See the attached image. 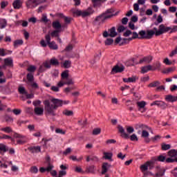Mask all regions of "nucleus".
<instances>
[{
  "mask_svg": "<svg viewBox=\"0 0 177 177\" xmlns=\"http://www.w3.org/2000/svg\"><path fill=\"white\" fill-rule=\"evenodd\" d=\"M171 145L169 144H162V150H169Z\"/></svg>",
  "mask_w": 177,
  "mask_h": 177,
  "instance_id": "nucleus-53",
  "label": "nucleus"
},
{
  "mask_svg": "<svg viewBox=\"0 0 177 177\" xmlns=\"http://www.w3.org/2000/svg\"><path fill=\"white\" fill-rule=\"evenodd\" d=\"M140 36L139 39H151L153 35H154V30H140L138 32Z\"/></svg>",
  "mask_w": 177,
  "mask_h": 177,
  "instance_id": "nucleus-4",
  "label": "nucleus"
},
{
  "mask_svg": "<svg viewBox=\"0 0 177 177\" xmlns=\"http://www.w3.org/2000/svg\"><path fill=\"white\" fill-rule=\"evenodd\" d=\"M58 16H59V17H64V22H65V26H66V24H70V23H71V20H73V18L71 17H64V15L62 13L58 14Z\"/></svg>",
  "mask_w": 177,
  "mask_h": 177,
  "instance_id": "nucleus-21",
  "label": "nucleus"
},
{
  "mask_svg": "<svg viewBox=\"0 0 177 177\" xmlns=\"http://www.w3.org/2000/svg\"><path fill=\"white\" fill-rule=\"evenodd\" d=\"M23 5V2L20 0H15L13 2V8L14 9H20Z\"/></svg>",
  "mask_w": 177,
  "mask_h": 177,
  "instance_id": "nucleus-22",
  "label": "nucleus"
},
{
  "mask_svg": "<svg viewBox=\"0 0 177 177\" xmlns=\"http://www.w3.org/2000/svg\"><path fill=\"white\" fill-rule=\"evenodd\" d=\"M3 139L6 140H12L13 141L15 139H13V138H12L10 136H8L6 134H3Z\"/></svg>",
  "mask_w": 177,
  "mask_h": 177,
  "instance_id": "nucleus-57",
  "label": "nucleus"
},
{
  "mask_svg": "<svg viewBox=\"0 0 177 177\" xmlns=\"http://www.w3.org/2000/svg\"><path fill=\"white\" fill-rule=\"evenodd\" d=\"M124 68H125L124 66H120L118 65H116L112 68V73H122Z\"/></svg>",
  "mask_w": 177,
  "mask_h": 177,
  "instance_id": "nucleus-12",
  "label": "nucleus"
},
{
  "mask_svg": "<svg viewBox=\"0 0 177 177\" xmlns=\"http://www.w3.org/2000/svg\"><path fill=\"white\" fill-rule=\"evenodd\" d=\"M152 68H153V66H151V65L142 66L141 67V73L142 74H146V73H148V71L153 70Z\"/></svg>",
  "mask_w": 177,
  "mask_h": 177,
  "instance_id": "nucleus-19",
  "label": "nucleus"
},
{
  "mask_svg": "<svg viewBox=\"0 0 177 177\" xmlns=\"http://www.w3.org/2000/svg\"><path fill=\"white\" fill-rule=\"evenodd\" d=\"M166 171L167 170L165 169H164V168L159 169L158 171L156 174V176H158V177H162V176H164V175H165V171Z\"/></svg>",
  "mask_w": 177,
  "mask_h": 177,
  "instance_id": "nucleus-29",
  "label": "nucleus"
},
{
  "mask_svg": "<svg viewBox=\"0 0 177 177\" xmlns=\"http://www.w3.org/2000/svg\"><path fill=\"white\" fill-rule=\"evenodd\" d=\"M118 129L119 132L122 133V136H123V138H128V134L125 133V129H124V127H122V126L118 125Z\"/></svg>",
  "mask_w": 177,
  "mask_h": 177,
  "instance_id": "nucleus-27",
  "label": "nucleus"
},
{
  "mask_svg": "<svg viewBox=\"0 0 177 177\" xmlns=\"http://www.w3.org/2000/svg\"><path fill=\"white\" fill-rule=\"evenodd\" d=\"M135 128L138 131V133H140V132L145 130H150V128L147 127V125H145L143 124H137L135 125Z\"/></svg>",
  "mask_w": 177,
  "mask_h": 177,
  "instance_id": "nucleus-8",
  "label": "nucleus"
},
{
  "mask_svg": "<svg viewBox=\"0 0 177 177\" xmlns=\"http://www.w3.org/2000/svg\"><path fill=\"white\" fill-rule=\"evenodd\" d=\"M8 25V22L5 19H0V28H5Z\"/></svg>",
  "mask_w": 177,
  "mask_h": 177,
  "instance_id": "nucleus-40",
  "label": "nucleus"
},
{
  "mask_svg": "<svg viewBox=\"0 0 177 177\" xmlns=\"http://www.w3.org/2000/svg\"><path fill=\"white\" fill-rule=\"evenodd\" d=\"M154 34L156 37L160 35H162V34H165V32H169L171 31V27L165 26L164 24H160L158 27V30L157 28H154Z\"/></svg>",
  "mask_w": 177,
  "mask_h": 177,
  "instance_id": "nucleus-3",
  "label": "nucleus"
},
{
  "mask_svg": "<svg viewBox=\"0 0 177 177\" xmlns=\"http://www.w3.org/2000/svg\"><path fill=\"white\" fill-rule=\"evenodd\" d=\"M149 129L143 130L141 133V138H144V139H147L149 136H150V133H148Z\"/></svg>",
  "mask_w": 177,
  "mask_h": 177,
  "instance_id": "nucleus-42",
  "label": "nucleus"
},
{
  "mask_svg": "<svg viewBox=\"0 0 177 177\" xmlns=\"http://www.w3.org/2000/svg\"><path fill=\"white\" fill-rule=\"evenodd\" d=\"M128 39H122L121 37H117L115 41V44L120 45H124V44H128Z\"/></svg>",
  "mask_w": 177,
  "mask_h": 177,
  "instance_id": "nucleus-11",
  "label": "nucleus"
},
{
  "mask_svg": "<svg viewBox=\"0 0 177 177\" xmlns=\"http://www.w3.org/2000/svg\"><path fill=\"white\" fill-rule=\"evenodd\" d=\"M149 167H150V162H146L145 164L140 166V169L145 176L147 175V174L145 172L147 171V169H149Z\"/></svg>",
  "mask_w": 177,
  "mask_h": 177,
  "instance_id": "nucleus-13",
  "label": "nucleus"
},
{
  "mask_svg": "<svg viewBox=\"0 0 177 177\" xmlns=\"http://www.w3.org/2000/svg\"><path fill=\"white\" fill-rule=\"evenodd\" d=\"M74 84V82H73V79L68 77L67 79H65V84L66 85H73Z\"/></svg>",
  "mask_w": 177,
  "mask_h": 177,
  "instance_id": "nucleus-51",
  "label": "nucleus"
},
{
  "mask_svg": "<svg viewBox=\"0 0 177 177\" xmlns=\"http://www.w3.org/2000/svg\"><path fill=\"white\" fill-rule=\"evenodd\" d=\"M95 21H96V23H98L99 24H102L103 23H104V21H106V19L104 18L103 14L99 15L98 17H97L95 19Z\"/></svg>",
  "mask_w": 177,
  "mask_h": 177,
  "instance_id": "nucleus-18",
  "label": "nucleus"
},
{
  "mask_svg": "<svg viewBox=\"0 0 177 177\" xmlns=\"http://www.w3.org/2000/svg\"><path fill=\"white\" fill-rule=\"evenodd\" d=\"M111 165L107 162H104L102 164V175H104L106 172L109 171V168H110Z\"/></svg>",
  "mask_w": 177,
  "mask_h": 177,
  "instance_id": "nucleus-16",
  "label": "nucleus"
},
{
  "mask_svg": "<svg viewBox=\"0 0 177 177\" xmlns=\"http://www.w3.org/2000/svg\"><path fill=\"white\" fill-rule=\"evenodd\" d=\"M151 60H153V57L147 56V57H145L142 58L141 59H140L139 63L140 64H142V63H150V62H151Z\"/></svg>",
  "mask_w": 177,
  "mask_h": 177,
  "instance_id": "nucleus-20",
  "label": "nucleus"
},
{
  "mask_svg": "<svg viewBox=\"0 0 177 177\" xmlns=\"http://www.w3.org/2000/svg\"><path fill=\"white\" fill-rule=\"evenodd\" d=\"M51 66H59V60L56 57H53L50 59Z\"/></svg>",
  "mask_w": 177,
  "mask_h": 177,
  "instance_id": "nucleus-33",
  "label": "nucleus"
},
{
  "mask_svg": "<svg viewBox=\"0 0 177 177\" xmlns=\"http://www.w3.org/2000/svg\"><path fill=\"white\" fill-rule=\"evenodd\" d=\"M42 2H44V0H28L26 1V6L29 9H33V8H37Z\"/></svg>",
  "mask_w": 177,
  "mask_h": 177,
  "instance_id": "nucleus-5",
  "label": "nucleus"
},
{
  "mask_svg": "<svg viewBox=\"0 0 177 177\" xmlns=\"http://www.w3.org/2000/svg\"><path fill=\"white\" fill-rule=\"evenodd\" d=\"M169 157H171V158H174V157H176L177 152L176 149H171L168 152Z\"/></svg>",
  "mask_w": 177,
  "mask_h": 177,
  "instance_id": "nucleus-41",
  "label": "nucleus"
},
{
  "mask_svg": "<svg viewBox=\"0 0 177 177\" xmlns=\"http://www.w3.org/2000/svg\"><path fill=\"white\" fill-rule=\"evenodd\" d=\"M43 103L44 104V110L46 114L55 117V115H56V113H55L56 109H57V107L62 106L63 104H68L70 103V101H63L59 99L50 98V100H46L44 101Z\"/></svg>",
  "mask_w": 177,
  "mask_h": 177,
  "instance_id": "nucleus-1",
  "label": "nucleus"
},
{
  "mask_svg": "<svg viewBox=\"0 0 177 177\" xmlns=\"http://www.w3.org/2000/svg\"><path fill=\"white\" fill-rule=\"evenodd\" d=\"M113 42H114V40L111 38H108L106 39V40L105 41V45L106 46H110L112 45Z\"/></svg>",
  "mask_w": 177,
  "mask_h": 177,
  "instance_id": "nucleus-54",
  "label": "nucleus"
},
{
  "mask_svg": "<svg viewBox=\"0 0 177 177\" xmlns=\"http://www.w3.org/2000/svg\"><path fill=\"white\" fill-rule=\"evenodd\" d=\"M50 49H53V50H57L59 49V46H57V44H56V42L51 41L48 44Z\"/></svg>",
  "mask_w": 177,
  "mask_h": 177,
  "instance_id": "nucleus-28",
  "label": "nucleus"
},
{
  "mask_svg": "<svg viewBox=\"0 0 177 177\" xmlns=\"http://www.w3.org/2000/svg\"><path fill=\"white\" fill-rule=\"evenodd\" d=\"M63 114H64V115H73V113L72 111H68V110H65L63 111Z\"/></svg>",
  "mask_w": 177,
  "mask_h": 177,
  "instance_id": "nucleus-61",
  "label": "nucleus"
},
{
  "mask_svg": "<svg viewBox=\"0 0 177 177\" xmlns=\"http://www.w3.org/2000/svg\"><path fill=\"white\" fill-rule=\"evenodd\" d=\"M28 150L30 153H39L41 151V147H30L28 148Z\"/></svg>",
  "mask_w": 177,
  "mask_h": 177,
  "instance_id": "nucleus-23",
  "label": "nucleus"
},
{
  "mask_svg": "<svg viewBox=\"0 0 177 177\" xmlns=\"http://www.w3.org/2000/svg\"><path fill=\"white\" fill-rule=\"evenodd\" d=\"M8 151V148H6V145L3 143H0V154H2V153H6Z\"/></svg>",
  "mask_w": 177,
  "mask_h": 177,
  "instance_id": "nucleus-36",
  "label": "nucleus"
},
{
  "mask_svg": "<svg viewBox=\"0 0 177 177\" xmlns=\"http://www.w3.org/2000/svg\"><path fill=\"white\" fill-rule=\"evenodd\" d=\"M35 113L36 115H44V108L36 106L34 109Z\"/></svg>",
  "mask_w": 177,
  "mask_h": 177,
  "instance_id": "nucleus-15",
  "label": "nucleus"
},
{
  "mask_svg": "<svg viewBox=\"0 0 177 177\" xmlns=\"http://www.w3.org/2000/svg\"><path fill=\"white\" fill-rule=\"evenodd\" d=\"M165 100L166 102H176L177 100V97L171 95H168L165 96Z\"/></svg>",
  "mask_w": 177,
  "mask_h": 177,
  "instance_id": "nucleus-25",
  "label": "nucleus"
},
{
  "mask_svg": "<svg viewBox=\"0 0 177 177\" xmlns=\"http://www.w3.org/2000/svg\"><path fill=\"white\" fill-rule=\"evenodd\" d=\"M30 171L32 174H37L38 173V167L33 166V167H30Z\"/></svg>",
  "mask_w": 177,
  "mask_h": 177,
  "instance_id": "nucleus-56",
  "label": "nucleus"
},
{
  "mask_svg": "<svg viewBox=\"0 0 177 177\" xmlns=\"http://www.w3.org/2000/svg\"><path fill=\"white\" fill-rule=\"evenodd\" d=\"M130 140H131L132 142H138L139 139L138 138V136H136V134H132L130 136Z\"/></svg>",
  "mask_w": 177,
  "mask_h": 177,
  "instance_id": "nucleus-52",
  "label": "nucleus"
},
{
  "mask_svg": "<svg viewBox=\"0 0 177 177\" xmlns=\"http://www.w3.org/2000/svg\"><path fill=\"white\" fill-rule=\"evenodd\" d=\"M14 138L17 140V145H24V143L27 142V138H26V136L17 133L14 134Z\"/></svg>",
  "mask_w": 177,
  "mask_h": 177,
  "instance_id": "nucleus-6",
  "label": "nucleus"
},
{
  "mask_svg": "<svg viewBox=\"0 0 177 177\" xmlns=\"http://www.w3.org/2000/svg\"><path fill=\"white\" fill-rule=\"evenodd\" d=\"M27 80L30 82V84L34 82V75H32V73H28L27 75Z\"/></svg>",
  "mask_w": 177,
  "mask_h": 177,
  "instance_id": "nucleus-48",
  "label": "nucleus"
},
{
  "mask_svg": "<svg viewBox=\"0 0 177 177\" xmlns=\"http://www.w3.org/2000/svg\"><path fill=\"white\" fill-rule=\"evenodd\" d=\"M71 12L74 16H77L78 17H83V19H85V17H90V16H92V15L95 13V10H93L92 7H88L87 9L82 10L72 9Z\"/></svg>",
  "mask_w": 177,
  "mask_h": 177,
  "instance_id": "nucleus-2",
  "label": "nucleus"
},
{
  "mask_svg": "<svg viewBox=\"0 0 177 177\" xmlns=\"http://www.w3.org/2000/svg\"><path fill=\"white\" fill-rule=\"evenodd\" d=\"M139 80V77L137 75H133L128 78H123V82L129 83V82H136Z\"/></svg>",
  "mask_w": 177,
  "mask_h": 177,
  "instance_id": "nucleus-10",
  "label": "nucleus"
},
{
  "mask_svg": "<svg viewBox=\"0 0 177 177\" xmlns=\"http://www.w3.org/2000/svg\"><path fill=\"white\" fill-rule=\"evenodd\" d=\"M0 131L5 133H12V132H13V129L10 127H3L0 128Z\"/></svg>",
  "mask_w": 177,
  "mask_h": 177,
  "instance_id": "nucleus-17",
  "label": "nucleus"
},
{
  "mask_svg": "<svg viewBox=\"0 0 177 177\" xmlns=\"http://www.w3.org/2000/svg\"><path fill=\"white\" fill-rule=\"evenodd\" d=\"M62 27V24L59 21H55L53 22V28H55V30H61Z\"/></svg>",
  "mask_w": 177,
  "mask_h": 177,
  "instance_id": "nucleus-26",
  "label": "nucleus"
},
{
  "mask_svg": "<svg viewBox=\"0 0 177 177\" xmlns=\"http://www.w3.org/2000/svg\"><path fill=\"white\" fill-rule=\"evenodd\" d=\"M163 63H164V64H166V66H172V64H174V63H175V60L171 62V60H169V58L166 57L163 59Z\"/></svg>",
  "mask_w": 177,
  "mask_h": 177,
  "instance_id": "nucleus-32",
  "label": "nucleus"
},
{
  "mask_svg": "<svg viewBox=\"0 0 177 177\" xmlns=\"http://www.w3.org/2000/svg\"><path fill=\"white\" fill-rule=\"evenodd\" d=\"M113 158V153L111 152H104L103 158L105 160H111Z\"/></svg>",
  "mask_w": 177,
  "mask_h": 177,
  "instance_id": "nucleus-31",
  "label": "nucleus"
},
{
  "mask_svg": "<svg viewBox=\"0 0 177 177\" xmlns=\"http://www.w3.org/2000/svg\"><path fill=\"white\" fill-rule=\"evenodd\" d=\"M4 64L8 67H13V59L12 57L4 59Z\"/></svg>",
  "mask_w": 177,
  "mask_h": 177,
  "instance_id": "nucleus-14",
  "label": "nucleus"
},
{
  "mask_svg": "<svg viewBox=\"0 0 177 177\" xmlns=\"http://www.w3.org/2000/svg\"><path fill=\"white\" fill-rule=\"evenodd\" d=\"M35 70H37V67H35V66H30L28 68V71H29L30 73H34Z\"/></svg>",
  "mask_w": 177,
  "mask_h": 177,
  "instance_id": "nucleus-60",
  "label": "nucleus"
},
{
  "mask_svg": "<svg viewBox=\"0 0 177 177\" xmlns=\"http://www.w3.org/2000/svg\"><path fill=\"white\" fill-rule=\"evenodd\" d=\"M18 91L21 95H27V91H26V88L24 86H19Z\"/></svg>",
  "mask_w": 177,
  "mask_h": 177,
  "instance_id": "nucleus-45",
  "label": "nucleus"
},
{
  "mask_svg": "<svg viewBox=\"0 0 177 177\" xmlns=\"http://www.w3.org/2000/svg\"><path fill=\"white\" fill-rule=\"evenodd\" d=\"M4 119L6 122H13V118L8 115H4Z\"/></svg>",
  "mask_w": 177,
  "mask_h": 177,
  "instance_id": "nucleus-49",
  "label": "nucleus"
},
{
  "mask_svg": "<svg viewBox=\"0 0 177 177\" xmlns=\"http://www.w3.org/2000/svg\"><path fill=\"white\" fill-rule=\"evenodd\" d=\"M158 85H160V82L157 81V82H153L152 83H150L149 86V88H156L158 86Z\"/></svg>",
  "mask_w": 177,
  "mask_h": 177,
  "instance_id": "nucleus-50",
  "label": "nucleus"
},
{
  "mask_svg": "<svg viewBox=\"0 0 177 177\" xmlns=\"http://www.w3.org/2000/svg\"><path fill=\"white\" fill-rule=\"evenodd\" d=\"M92 2L94 8H97V6H100V5H102L103 0H92Z\"/></svg>",
  "mask_w": 177,
  "mask_h": 177,
  "instance_id": "nucleus-39",
  "label": "nucleus"
},
{
  "mask_svg": "<svg viewBox=\"0 0 177 177\" xmlns=\"http://www.w3.org/2000/svg\"><path fill=\"white\" fill-rule=\"evenodd\" d=\"M160 68H161V62L158 61L153 64L152 71H154V70H160Z\"/></svg>",
  "mask_w": 177,
  "mask_h": 177,
  "instance_id": "nucleus-34",
  "label": "nucleus"
},
{
  "mask_svg": "<svg viewBox=\"0 0 177 177\" xmlns=\"http://www.w3.org/2000/svg\"><path fill=\"white\" fill-rule=\"evenodd\" d=\"M132 34V37L131 38L127 39L128 42H129V41H132V39H136V38H140L139 36V33L136 32H133Z\"/></svg>",
  "mask_w": 177,
  "mask_h": 177,
  "instance_id": "nucleus-38",
  "label": "nucleus"
},
{
  "mask_svg": "<svg viewBox=\"0 0 177 177\" xmlns=\"http://www.w3.org/2000/svg\"><path fill=\"white\" fill-rule=\"evenodd\" d=\"M24 44L23 39H17L14 41L15 48L21 46Z\"/></svg>",
  "mask_w": 177,
  "mask_h": 177,
  "instance_id": "nucleus-43",
  "label": "nucleus"
},
{
  "mask_svg": "<svg viewBox=\"0 0 177 177\" xmlns=\"http://www.w3.org/2000/svg\"><path fill=\"white\" fill-rule=\"evenodd\" d=\"M105 20H108V19H111L113 16H114V12L111 9L107 10L105 12L102 13Z\"/></svg>",
  "mask_w": 177,
  "mask_h": 177,
  "instance_id": "nucleus-9",
  "label": "nucleus"
},
{
  "mask_svg": "<svg viewBox=\"0 0 177 177\" xmlns=\"http://www.w3.org/2000/svg\"><path fill=\"white\" fill-rule=\"evenodd\" d=\"M61 80L66 81L68 78V71H65L61 74Z\"/></svg>",
  "mask_w": 177,
  "mask_h": 177,
  "instance_id": "nucleus-37",
  "label": "nucleus"
},
{
  "mask_svg": "<svg viewBox=\"0 0 177 177\" xmlns=\"http://www.w3.org/2000/svg\"><path fill=\"white\" fill-rule=\"evenodd\" d=\"M129 35H132V31L129 30H127L123 34L124 37H129Z\"/></svg>",
  "mask_w": 177,
  "mask_h": 177,
  "instance_id": "nucleus-64",
  "label": "nucleus"
},
{
  "mask_svg": "<svg viewBox=\"0 0 177 177\" xmlns=\"http://www.w3.org/2000/svg\"><path fill=\"white\" fill-rule=\"evenodd\" d=\"M150 106H157L158 107H160V109H162L163 110H165V109H167V107H168V104L161 100L153 101V102H151L150 104Z\"/></svg>",
  "mask_w": 177,
  "mask_h": 177,
  "instance_id": "nucleus-7",
  "label": "nucleus"
},
{
  "mask_svg": "<svg viewBox=\"0 0 177 177\" xmlns=\"http://www.w3.org/2000/svg\"><path fill=\"white\" fill-rule=\"evenodd\" d=\"M137 106L139 107V110H140V109H145V107L146 106V102L145 101L138 102Z\"/></svg>",
  "mask_w": 177,
  "mask_h": 177,
  "instance_id": "nucleus-44",
  "label": "nucleus"
},
{
  "mask_svg": "<svg viewBox=\"0 0 177 177\" xmlns=\"http://www.w3.org/2000/svg\"><path fill=\"white\" fill-rule=\"evenodd\" d=\"M71 160H72L73 161H81V160H82L83 157L80 156L79 158H77V156H70Z\"/></svg>",
  "mask_w": 177,
  "mask_h": 177,
  "instance_id": "nucleus-55",
  "label": "nucleus"
},
{
  "mask_svg": "<svg viewBox=\"0 0 177 177\" xmlns=\"http://www.w3.org/2000/svg\"><path fill=\"white\" fill-rule=\"evenodd\" d=\"M17 26L21 25L22 27H27L28 26V22L27 21H24V20H19V21H17Z\"/></svg>",
  "mask_w": 177,
  "mask_h": 177,
  "instance_id": "nucleus-35",
  "label": "nucleus"
},
{
  "mask_svg": "<svg viewBox=\"0 0 177 177\" xmlns=\"http://www.w3.org/2000/svg\"><path fill=\"white\" fill-rule=\"evenodd\" d=\"M60 32H62V30L55 29L51 32V37H59V34H60Z\"/></svg>",
  "mask_w": 177,
  "mask_h": 177,
  "instance_id": "nucleus-46",
  "label": "nucleus"
},
{
  "mask_svg": "<svg viewBox=\"0 0 177 177\" xmlns=\"http://www.w3.org/2000/svg\"><path fill=\"white\" fill-rule=\"evenodd\" d=\"M175 55H177V46L174 49L171 53L169 55V57H174Z\"/></svg>",
  "mask_w": 177,
  "mask_h": 177,
  "instance_id": "nucleus-58",
  "label": "nucleus"
},
{
  "mask_svg": "<svg viewBox=\"0 0 177 177\" xmlns=\"http://www.w3.org/2000/svg\"><path fill=\"white\" fill-rule=\"evenodd\" d=\"M0 162L1 163V167H2L3 168H8V165H6V163L9 164V165H12L13 164L12 161L5 162V163H3V161L1 160Z\"/></svg>",
  "mask_w": 177,
  "mask_h": 177,
  "instance_id": "nucleus-47",
  "label": "nucleus"
},
{
  "mask_svg": "<svg viewBox=\"0 0 177 177\" xmlns=\"http://www.w3.org/2000/svg\"><path fill=\"white\" fill-rule=\"evenodd\" d=\"M66 85V80H63L61 79V81L57 83V86L59 88H62V86Z\"/></svg>",
  "mask_w": 177,
  "mask_h": 177,
  "instance_id": "nucleus-59",
  "label": "nucleus"
},
{
  "mask_svg": "<svg viewBox=\"0 0 177 177\" xmlns=\"http://www.w3.org/2000/svg\"><path fill=\"white\" fill-rule=\"evenodd\" d=\"M129 28H131V30H138V27H136L135 24L132 22L129 23Z\"/></svg>",
  "mask_w": 177,
  "mask_h": 177,
  "instance_id": "nucleus-63",
  "label": "nucleus"
},
{
  "mask_svg": "<svg viewBox=\"0 0 177 177\" xmlns=\"http://www.w3.org/2000/svg\"><path fill=\"white\" fill-rule=\"evenodd\" d=\"M100 132H102V130L100 129V128L95 129L93 131V135H99Z\"/></svg>",
  "mask_w": 177,
  "mask_h": 177,
  "instance_id": "nucleus-62",
  "label": "nucleus"
},
{
  "mask_svg": "<svg viewBox=\"0 0 177 177\" xmlns=\"http://www.w3.org/2000/svg\"><path fill=\"white\" fill-rule=\"evenodd\" d=\"M109 33V37H116L117 32H115V28L113 27L108 30Z\"/></svg>",
  "mask_w": 177,
  "mask_h": 177,
  "instance_id": "nucleus-30",
  "label": "nucleus"
},
{
  "mask_svg": "<svg viewBox=\"0 0 177 177\" xmlns=\"http://www.w3.org/2000/svg\"><path fill=\"white\" fill-rule=\"evenodd\" d=\"M61 67L64 68H70V67H71V61L66 60L64 62H62Z\"/></svg>",
  "mask_w": 177,
  "mask_h": 177,
  "instance_id": "nucleus-24",
  "label": "nucleus"
}]
</instances>
